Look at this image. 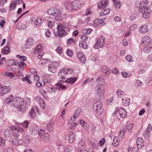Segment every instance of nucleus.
<instances>
[{"mask_svg":"<svg viewBox=\"0 0 152 152\" xmlns=\"http://www.w3.org/2000/svg\"><path fill=\"white\" fill-rule=\"evenodd\" d=\"M44 130L42 129H41L39 131L38 133V135L39 136L41 137L44 134Z\"/></svg>","mask_w":152,"mask_h":152,"instance_id":"774afa93","label":"nucleus"},{"mask_svg":"<svg viewBox=\"0 0 152 152\" xmlns=\"http://www.w3.org/2000/svg\"><path fill=\"white\" fill-rule=\"evenodd\" d=\"M51 33L48 29H47L45 34L47 37H50L51 35Z\"/></svg>","mask_w":152,"mask_h":152,"instance_id":"338daca9","label":"nucleus"},{"mask_svg":"<svg viewBox=\"0 0 152 152\" xmlns=\"http://www.w3.org/2000/svg\"><path fill=\"white\" fill-rule=\"evenodd\" d=\"M94 24L95 26H102L104 25V21L101 19H96L94 21Z\"/></svg>","mask_w":152,"mask_h":152,"instance_id":"412c9836","label":"nucleus"},{"mask_svg":"<svg viewBox=\"0 0 152 152\" xmlns=\"http://www.w3.org/2000/svg\"><path fill=\"white\" fill-rule=\"evenodd\" d=\"M66 53L68 56L70 57L72 56L73 55V53L72 51L71 50L69 49L67 50L66 51Z\"/></svg>","mask_w":152,"mask_h":152,"instance_id":"680f3d73","label":"nucleus"},{"mask_svg":"<svg viewBox=\"0 0 152 152\" xmlns=\"http://www.w3.org/2000/svg\"><path fill=\"white\" fill-rule=\"evenodd\" d=\"M83 3L81 1H74L72 2L71 9L73 10H77L83 5Z\"/></svg>","mask_w":152,"mask_h":152,"instance_id":"0eeeda50","label":"nucleus"},{"mask_svg":"<svg viewBox=\"0 0 152 152\" xmlns=\"http://www.w3.org/2000/svg\"><path fill=\"white\" fill-rule=\"evenodd\" d=\"M54 123L53 121H51L48 124L47 128L49 131H51L53 129V126Z\"/></svg>","mask_w":152,"mask_h":152,"instance_id":"473e14b6","label":"nucleus"},{"mask_svg":"<svg viewBox=\"0 0 152 152\" xmlns=\"http://www.w3.org/2000/svg\"><path fill=\"white\" fill-rule=\"evenodd\" d=\"M66 71L65 70L64 68H63L61 69L60 70L58 74V75L60 77V78L62 80L65 79V77L66 75Z\"/></svg>","mask_w":152,"mask_h":152,"instance_id":"f3484780","label":"nucleus"},{"mask_svg":"<svg viewBox=\"0 0 152 152\" xmlns=\"http://www.w3.org/2000/svg\"><path fill=\"white\" fill-rule=\"evenodd\" d=\"M148 30V28L146 25H143L139 28V31L142 33H146Z\"/></svg>","mask_w":152,"mask_h":152,"instance_id":"5701e85b","label":"nucleus"},{"mask_svg":"<svg viewBox=\"0 0 152 152\" xmlns=\"http://www.w3.org/2000/svg\"><path fill=\"white\" fill-rule=\"evenodd\" d=\"M16 57L17 58H20L22 61H26L27 60V58L24 56H20V55H18L16 56Z\"/></svg>","mask_w":152,"mask_h":152,"instance_id":"6e6d98bb","label":"nucleus"},{"mask_svg":"<svg viewBox=\"0 0 152 152\" xmlns=\"http://www.w3.org/2000/svg\"><path fill=\"white\" fill-rule=\"evenodd\" d=\"M121 75L124 77H127L131 76V74L130 73L125 72H121Z\"/></svg>","mask_w":152,"mask_h":152,"instance_id":"09e8293b","label":"nucleus"},{"mask_svg":"<svg viewBox=\"0 0 152 152\" xmlns=\"http://www.w3.org/2000/svg\"><path fill=\"white\" fill-rule=\"evenodd\" d=\"M77 57L79 61L82 63H84L86 62V58L84 54L82 52H79L77 53Z\"/></svg>","mask_w":152,"mask_h":152,"instance_id":"9b49d317","label":"nucleus"},{"mask_svg":"<svg viewBox=\"0 0 152 152\" xmlns=\"http://www.w3.org/2000/svg\"><path fill=\"white\" fill-rule=\"evenodd\" d=\"M53 16H54L55 19L56 20H59L61 19L62 15L61 11L59 10L56 9Z\"/></svg>","mask_w":152,"mask_h":152,"instance_id":"4468645a","label":"nucleus"},{"mask_svg":"<svg viewBox=\"0 0 152 152\" xmlns=\"http://www.w3.org/2000/svg\"><path fill=\"white\" fill-rule=\"evenodd\" d=\"M104 38L103 37H101L99 38L94 45V48L98 49V47L100 48H102L104 44Z\"/></svg>","mask_w":152,"mask_h":152,"instance_id":"423d86ee","label":"nucleus"},{"mask_svg":"<svg viewBox=\"0 0 152 152\" xmlns=\"http://www.w3.org/2000/svg\"><path fill=\"white\" fill-rule=\"evenodd\" d=\"M7 63L9 66L15 65L16 64V61L14 60L11 59L8 60Z\"/></svg>","mask_w":152,"mask_h":152,"instance_id":"a18cd8bd","label":"nucleus"},{"mask_svg":"<svg viewBox=\"0 0 152 152\" xmlns=\"http://www.w3.org/2000/svg\"><path fill=\"white\" fill-rule=\"evenodd\" d=\"M108 1L107 0H102L98 3V7L99 9L104 8L107 6Z\"/></svg>","mask_w":152,"mask_h":152,"instance_id":"f8f14e48","label":"nucleus"},{"mask_svg":"<svg viewBox=\"0 0 152 152\" xmlns=\"http://www.w3.org/2000/svg\"><path fill=\"white\" fill-rule=\"evenodd\" d=\"M81 39L82 40V41L86 42L88 41V38L86 36V35L83 34L81 36Z\"/></svg>","mask_w":152,"mask_h":152,"instance_id":"5fc2aeb1","label":"nucleus"},{"mask_svg":"<svg viewBox=\"0 0 152 152\" xmlns=\"http://www.w3.org/2000/svg\"><path fill=\"white\" fill-rule=\"evenodd\" d=\"M71 148L68 146L65 147L64 148V152H72Z\"/></svg>","mask_w":152,"mask_h":152,"instance_id":"13d9d810","label":"nucleus"},{"mask_svg":"<svg viewBox=\"0 0 152 152\" xmlns=\"http://www.w3.org/2000/svg\"><path fill=\"white\" fill-rule=\"evenodd\" d=\"M10 50V48L8 46H6L2 49V51L5 54L8 53Z\"/></svg>","mask_w":152,"mask_h":152,"instance_id":"c03bdc74","label":"nucleus"},{"mask_svg":"<svg viewBox=\"0 0 152 152\" xmlns=\"http://www.w3.org/2000/svg\"><path fill=\"white\" fill-rule=\"evenodd\" d=\"M17 72L18 73L17 74L18 77L19 78H23V73L22 72H20L19 69H17Z\"/></svg>","mask_w":152,"mask_h":152,"instance_id":"603ef678","label":"nucleus"},{"mask_svg":"<svg viewBox=\"0 0 152 152\" xmlns=\"http://www.w3.org/2000/svg\"><path fill=\"white\" fill-rule=\"evenodd\" d=\"M123 104L125 106H127L130 104V100L129 99L126 98L122 99Z\"/></svg>","mask_w":152,"mask_h":152,"instance_id":"2f4dec72","label":"nucleus"},{"mask_svg":"<svg viewBox=\"0 0 152 152\" xmlns=\"http://www.w3.org/2000/svg\"><path fill=\"white\" fill-rule=\"evenodd\" d=\"M114 6L117 8H119L121 5V2L119 0H113Z\"/></svg>","mask_w":152,"mask_h":152,"instance_id":"c9c22d12","label":"nucleus"},{"mask_svg":"<svg viewBox=\"0 0 152 152\" xmlns=\"http://www.w3.org/2000/svg\"><path fill=\"white\" fill-rule=\"evenodd\" d=\"M42 22V19L40 18H38L35 21V25L39 27L41 25Z\"/></svg>","mask_w":152,"mask_h":152,"instance_id":"ea45409f","label":"nucleus"},{"mask_svg":"<svg viewBox=\"0 0 152 152\" xmlns=\"http://www.w3.org/2000/svg\"><path fill=\"white\" fill-rule=\"evenodd\" d=\"M56 9L51 8L47 10V13L49 15H53V16Z\"/></svg>","mask_w":152,"mask_h":152,"instance_id":"72a5a7b5","label":"nucleus"},{"mask_svg":"<svg viewBox=\"0 0 152 152\" xmlns=\"http://www.w3.org/2000/svg\"><path fill=\"white\" fill-rule=\"evenodd\" d=\"M12 145H18L20 144L19 141L16 139H14L12 140Z\"/></svg>","mask_w":152,"mask_h":152,"instance_id":"864d4df0","label":"nucleus"},{"mask_svg":"<svg viewBox=\"0 0 152 152\" xmlns=\"http://www.w3.org/2000/svg\"><path fill=\"white\" fill-rule=\"evenodd\" d=\"M28 121H25L22 124L18 123L17 125L20 128H22V127L24 128H26L28 127Z\"/></svg>","mask_w":152,"mask_h":152,"instance_id":"393cba45","label":"nucleus"},{"mask_svg":"<svg viewBox=\"0 0 152 152\" xmlns=\"http://www.w3.org/2000/svg\"><path fill=\"white\" fill-rule=\"evenodd\" d=\"M43 49V47L42 45L39 44L37 45L35 49L34 53L35 54H38L42 51Z\"/></svg>","mask_w":152,"mask_h":152,"instance_id":"cd10ccee","label":"nucleus"},{"mask_svg":"<svg viewBox=\"0 0 152 152\" xmlns=\"http://www.w3.org/2000/svg\"><path fill=\"white\" fill-rule=\"evenodd\" d=\"M119 114L121 118H124L126 117L127 115V113L126 111L123 108H121L119 109Z\"/></svg>","mask_w":152,"mask_h":152,"instance_id":"6ab92c4d","label":"nucleus"},{"mask_svg":"<svg viewBox=\"0 0 152 152\" xmlns=\"http://www.w3.org/2000/svg\"><path fill=\"white\" fill-rule=\"evenodd\" d=\"M76 80L75 77H71L68 78L65 82L68 83H69L71 84L73 83Z\"/></svg>","mask_w":152,"mask_h":152,"instance_id":"f704fd0d","label":"nucleus"},{"mask_svg":"<svg viewBox=\"0 0 152 152\" xmlns=\"http://www.w3.org/2000/svg\"><path fill=\"white\" fill-rule=\"evenodd\" d=\"M81 112V109H78L74 114L73 116L71 118V120L72 121H75V119L80 115Z\"/></svg>","mask_w":152,"mask_h":152,"instance_id":"aec40b11","label":"nucleus"},{"mask_svg":"<svg viewBox=\"0 0 152 152\" xmlns=\"http://www.w3.org/2000/svg\"><path fill=\"white\" fill-rule=\"evenodd\" d=\"M137 27L138 26L137 24H133L130 26L129 27V29L131 31H133L135 29H137Z\"/></svg>","mask_w":152,"mask_h":152,"instance_id":"3c124183","label":"nucleus"},{"mask_svg":"<svg viewBox=\"0 0 152 152\" xmlns=\"http://www.w3.org/2000/svg\"><path fill=\"white\" fill-rule=\"evenodd\" d=\"M79 124L83 126V129L86 130H89V127L88 124L84 121L82 120H80L79 122Z\"/></svg>","mask_w":152,"mask_h":152,"instance_id":"a211bd4d","label":"nucleus"},{"mask_svg":"<svg viewBox=\"0 0 152 152\" xmlns=\"http://www.w3.org/2000/svg\"><path fill=\"white\" fill-rule=\"evenodd\" d=\"M140 12L142 13V16L144 18H148L150 16V13L151 12V9L148 7L141 6L138 9Z\"/></svg>","mask_w":152,"mask_h":152,"instance_id":"20e7f679","label":"nucleus"},{"mask_svg":"<svg viewBox=\"0 0 152 152\" xmlns=\"http://www.w3.org/2000/svg\"><path fill=\"white\" fill-rule=\"evenodd\" d=\"M94 110L98 115H100L103 112V108L101 103L99 102H97L93 105Z\"/></svg>","mask_w":152,"mask_h":152,"instance_id":"39448f33","label":"nucleus"},{"mask_svg":"<svg viewBox=\"0 0 152 152\" xmlns=\"http://www.w3.org/2000/svg\"><path fill=\"white\" fill-rule=\"evenodd\" d=\"M45 20L47 21L48 23L52 21H53V20H54L53 18L51 17L50 16L46 17L45 18Z\"/></svg>","mask_w":152,"mask_h":152,"instance_id":"0e129e2a","label":"nucleus"},{"mask_svg":"<svg viewBox=\"0 0 152 152\" xmlns=\"http://www.w3.org/2000/svg\"><path fill=\"white\" fill-rule=\"evenodd\" d=\"M10 128L12 130H16L20 131V132H23L24 131V130L22 128H20L18 126V127H15L13 126H10Z\"/></svg>","mask_w":152,"mask_h":152,"instance_id":"a19ab883","label":"nucleus"},{"mask_svg":"<svg viewBox=\"0 0 152 152\" xmlns=\"http://www.w3.org/2000/svg\"><path fill=\"white\" fill-rule=\"evenodd\" d=\"M45 85V82L42 81V83L38 82L36 83V86L38 87H40L42 86H44Z\"/></svg>","mask_w":152,"mask_h":152,"instance_id":"69168bd1","label":"nucleus"},{"mask_svg":"<svg viewBox=\"0 0 152 152\" xmlns=\"http://www.w3.org/2000/svg\"><path fill=\"white\" fill-rule=\"evenodd\" d=\"M44 141L45 142H48L49 140V135L48 133H46L43 137Z\"/></svg>","mask_w":152,"mask_h":152,"instance_id":"37998d69","label":"nucleus"},{"mask_svg":"<svg viewBox=\"0 0 152 152\" xmlns=\"http://www.w3.org/2000/svg\"><path fill=\"white\" fill-rule=\"evenodd\" d=\"M136 142L139 148L141 149L143 147L144 145L143 140L142 138H138L136 140Z\"/></svg>","mask_w":152,"mask_h":152,"instance_id":"2eb2a0df","label":"nucleus"},{"mask_svg":"<svg viewBox=\"0 0 152 152\" xmlns=\"http://www.w3.org/2000/svg\"><path fill=\"white\" fill-rule=\"evenodd\" d=\"M72 2L70 1H67L65 5L66 8L68 10H69L72 7Z\"/></svg>","mask_w":152,"mask_h":152,"instance_id":"e433bc0d","label":"nucleus"},{"mask_svg":"<svg viewBox=\"0 0 152 152\" xmlns=\"http://www.w3.org/2000/svg\"><path fill=\"white\" fill-rule=\"evenodd\" d=\"M69 141L70 143H72L75 140V134L73 132H71L69 135Z\"/></svg>","mask_w":152,"mask_h":152,"instance_id":"c756f323","label":"nucleus"},{"mask_svg":"<svg viewBox=\"0 0 152 152\" xmlns=\"http://www.w3.org/2000/svg\"><path fill=\"white\" fill-rule=\"evenodd\" d=\"M12 100L13 105L17 108L18 111L23 112L25 111L26 104L23 99L18 97L14 99V96L10 95L5 99V102L7 104H9Z\"/></svg>","mask_w":152,"mask_h":152,"instance_id":"f257e3e1","label":"nucleus"},{"mask_svg":"<svg viewBox=\"0 0 152 152\" xmlns=\"http://www.w3.org/2000/svg\"><path fill=\"white\" fill-rule=\"evenodd\" d=\"M96 82L97 84L99 86H103L105 83V80L102 76L98 77L96 79Z\"/></svg>","mask_w":152,"mask_h":152,"instance_id":"ddd939ff","label":"nucleus"},{"mask_svg":"<svg viewBox=\"0 0 152 152\" xmlns=\"http://www.w3.org/2000/svg\"><path fill=\"white\" fill-rule=\"evenodd\" d=\"M92 31V30L90 28L84 29L83 31V33L84 34L88 35Z\"/></svg>","mask_w":152,"mask_h":152,"instance_id":"79ce46f5","label":"nucleus"},{"mask_svg":"<svg viewBox=\"0 0 152 152\" xmlns=\"http://www.w3.org/2000/svg\"><path fill=\"white\" fill-rule=\"evenodd\" d=\"M94 94L95 99L99 101H101L104 97L105 91L102 88L96 86L95 87Z\"/></svg>","mask_w":152,"mask_h":152,"instance_id":"f03ea898","label":"nucleus"},{"mask_svg":"<svg viewBox=\"0 0 152 152\" xmlns=\"http://www.w3.org/2000/svg\"><path fill=\"white\" fill-rule=\"evenodd\" d=\"M35 111L38 112V109L37 107L32 108L30 112V114L32 118L35 117L36 115V113Z\"/></svg>","mask_w":152,"mask_h":152,"instance_id":"b1692460","label":"nucleus"},{"mask_svg":"<svg viewBox=\"0 0 152 152\" xmlns=\"http://www.w3.org/2000/svg\"><path fill=\"white\" fill-rule=\"evenodd\" d=\"M110 10L109 9H106L102 10L99 13V14L100 16H104L109 14L110 13Z\"/></svg>","mask_w":152,"mask_h":152,"instance_id":"a878e982","label":"nucleus"},{"mask_svg":"<svg viewBox=\"0 0 152 152\" xmlns=\"http://www.w3.org/2000/svg\"><path fill=\"white\" fill-rule=\"evenodd\" d=\"M117 93L118 97L120 98H123L125 96V94L124 92L120 89H118L117 90Z\"/></svg>","mask_w":152,"mask_h":152,"instance_id":"c85d7f7f","label":"nucleus"},{"mask_svg":"<svg viewBox=\"0 0 152 152\" xmlns=\"http://www.w3.org/2000/svg\"><path fill=\"white\" fill-rule=\"evenodd\" d=\"M34 40L32 38H28L26 42V48H30L33 45L34 42Z\"/></svg>","mask_w":152,"mask_h":152,"instance_id":"dca6fc26","label":"nucleus"},{"mask_svg":"<svg viewBox=\"0 0 152 152\" xmlns=\"http://www.w3.org/2000/svg\"><path fill=\"white\" fill-rule=\"evenodd\" d=\"M142 40L143 43H146L147 45L151 42V39L148 36H145L143 38Z\"/></svg>","mask_w":152,"mask_h":152,"instance_id":"7c9ffc66","label":"nucleus"},{"mask_svg":"<svg viewBox=\"0 0 152 152\" xmlns=\"http://www.w3.org/2000/svg\"><path fill=\"white\" fill-rule=\"evenodd\" d=\"M39 128L38 126L36 124H32L29 128L30 133L32 135H35L37 134Z\"/></svg>","mask_w":152,"mask_h":152,"instance_id":"6e6552de","label":"nucleus"},{"mask_svg":"<svg viewBox=\"0 0 152 152\" xmlns=\"http://www.w3.org/2000/svg\"><path fill=\"white\" fill-rule=\"evenodd\" d=\"M39 103L41 107L43 109H44L45 106V104L43 100L42 99H40Z\"/></svg>","mask_w":152,"mask_h":152,"instance_id":"4d7b16f0","label":"nucleus"},{"mask_svg":"<svg viewBox=\"0 0 152 152\" xmlns=\"http://www.w3.org/2000/svg\"><path fill=\"white\" fill-rule=\"evenodd\" d=\"M65 70L66 71V74L70 75L73 72V70L72 69H69L67 68H65Z\"/></svg>","mask_w":152,"mask_h":152,"instance_id":"e2e57ef3","label":"nucleus"},{"mask_svg":"<svg viewBox=\"0 0 152 152\" xmlns=\"http://www.w3.org/2000/svg\"><path fill=\"white\" fill-rule=\"evenodd\" d=\"M125 58L127 61L129 62H132L133 60L132 56L130 55L127 56Z\"/></svg>","mask_w":152,"mask_h":152,"instance_id":"bf43d9fd","label":"nucleus"},{"mask_svg":"<svg viewBox=\"0 0 152 152\" xmlns=\"http://www.w3.org/2000/svg\"><path fill=\"white\" fill-rule=\"evenodd\" d=\"M10 89L9 86H2L1 87V91L0 94L3 96L4 94H7L10 91Z\"/></svg>","mask_w":152,"mask_h":152,"instance_id":"9d476101","label":"nucleus"},{"mask_svg":"<svg viewBox=\"0 0 152 152\" xmlns=\"http://www.w3.org/2000/svg\"><path fill=\"white\" fill-rule=\"evenodd\" d=\"M135 85L137 87H141L142 85V83L139 80H137L135 83Z\"/></svg>","mask_w":152,"mask_h":152,"instance_id":"de8ad7c7","label":"nucleus"},{"mask_svg":"<svg viewBox=\"0 0 152 152\" xmlns=\"http://www.w3.org/2000/svg\"><path fill=\"white\" fill-rule=\"evenodd\" d=\"M152 130V126L151 124H149L145 131L146 134H145V137H148V134L150 133Z\"/></svg>","mask_w":152,"mask_h":152,"instance_id":"bb28decb","label":"nucleus"},{"mask_svg":"<svg viewBox=\"0 0 152 152\" xmlns=\"http://www.w3.org/2000/svg\"><path fill=\"white\" fill-rule=\"evenodd\" d=\"M151 50V48L148 47H146L143 49V52L145 53H148L150 52Z\"/></svg>","mask_w":152,"mask_h":152,"instance_id":"49530a36","label":"nucleus"},{"mask_svg":"<svg viewBox=\"0 0 152 152\" xmlns=\"http://www.w3.org/2000/svg\"><path fill=\"white\" fill-rule=\"evenodd\" d=\"M25 65H26L25 63L22 61H20L18 64V66L22 70H23L24 69V68H23V66Z\"/></svg>","mask_w":152,"mask_h":152,"instance_id":"8fccbe9b","label":"nucleus"},{"mask_svg":"<svg viewBox=\"0 0 152 152\" xmlns=\"http://www.w3.org/2000/svg\"><path fill=\"white\" fill-rule=\"evenodd\" d=\"M101 70L102 72L105 75H108L110 71V69L106 66H102Z\"/></svg>","mask_w":152,"mask_h":152,"instance_id":"4be33fe9","label":"nucleus"},{"mask_svg":"<svg viewBox=\"0 0 152 152\" xmlns=\"http://www.w3.org/2000/svg\"><path fill=\"white\" fill-rule=\"evenodd\" d=\"M79 45L80 47L84 49H87L88 48V46L85 42L83 41H80Z\"/></svg>","mask_w":152,"mask_h":152,"instance_id":"4c0bfd02","label":"nucleus"},{"mask_svg":"<svg viewBox=\"0 0 152 152\" xmlns=\"http://www.w3.org/2000/svg\"><path fill=\"white\" fill-rule=\"evenodd\" d=\"M17 1H14V2L12 3L10 5V8L12 10H14L16 6Z\"/></svg>","mask_w":152,"mask_h":152,"instance_id":"052dcab7","label":"nucleus"},{"mask_svg":"<svg viewBox=\"0 0 152 152\" xmlns=\"http://www.w3.org/2000/svg\"><path fill=\"white\" fill-rule=\"evenodd\" d=\"M119 144V141L118 140V138L116 137H115L113 142V146L116 147L118 146Z\"/></svg>","mask_w":152,"mask_h":152,"instance_id":"58836bf2","label":"nucleus"},{"mask_svg":"<svg viewBox=\"0 0 152 152\" xmlns=\"http://www.w3.org/2000/svg\"><path fill=\"white\" fill-rule=\"evenodd\" d=\"M58 64V62H55L51 63L48 66V71L52 73L55 72Z\"/></svg>","mask_w":152,"mask_h":152,"instance_id":"1a4fd4ad","label":"nucleus"},{"mask_svg":"<svg viewBox=\"0 0 152 152\" xmlns=\"http://www.w3.org/2000/svg\"><path fill=\"white\" fill-rule=\"evenodd\" d=\"M65 27L61 25H58L56 28L54 30L55 35L56 37L58 36L62 37L67 34V32L65 31Z\"/></svg>","mask_w":152,"mask_h":152,"instance_id":"7ed1b4c3","label":"nucleus"}]
</instances>
